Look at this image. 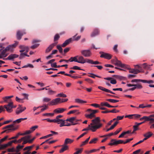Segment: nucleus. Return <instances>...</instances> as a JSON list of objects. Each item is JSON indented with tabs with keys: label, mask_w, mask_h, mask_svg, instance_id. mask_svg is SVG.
<instances>
[{
	"label": "nucleus",
	"mask_w": 154,
	"mask_h": 154,
	"mask_svg": "<svg viewBox=\"0 0 154 154\" xmlns=\"http://www.w3.org/2000/svg\"><path fill=\"white\" fill-rule=\"evenodd\" d=\"M92 122L89 125L87 128H85L82 130L85 131L90 130L92 132H95L97 130L100 128L102 126V124L100 122V118L97 117L91 121Z\"/></svg>",
	"instance_id": "1"
},
{
	"label": "nucleus",
	"mask_w": 154,
	"mask_h": 154,
	"mask_svg": "<svg viewBox=\"0 0 154 154\" xmlns=\"http://www.w3.org/2000/svg\"><path fill=\"white\" fill-rule=\"evenodd\" d=\"M18 42L15 41V43L14 44L8 45L6 48L8 51L13 52L14 51V48L17 46L18 44Z\"/></svg>",
	"instance_id": "2"
},
{
	"label": "nucleus",
	"mask_w": 154,
	"mask_h": 154,
	"mask_svg": "<svg viewBox=\"0 0 154 154\" xmlns=\"http://www.w3.org/2000/svg\"><path fill=\"white\" fill-rule=\"evenodd\" d=\"M13 104V103L12 102H10L8 104L5 105L3 107L6 109L8 112H11L13 111L12 106V104Z\"/></svg>",
	"instance_id": "3"
},
{
	"label": "nucleus",
	"mask_w": 154,
	"mask_h": 154,
	"mask_svg": "<svg viewBox=\"0 0 154 154\" xmlns=\"http://www.w3.org/2000/svg\"><path fill=\"white\" fill-rule=\"evenodd\" d=\"M61 99L59 98H56L53 99L48 104L49 105H56L58 103H61Z\"/></svg>",
	"instance_id": "4"
},
{
	"label": "nucleus",
	"mask_w": 154,
	"mask_h": 154,
	"mask_svg": "<svg viewBox=\"0 0 154 154\" xmlns=\"http://www.w3.org/2000/svg\"><path fill=\"white\" fill-rule=\"evenodd\" d=\"M12 143H17V140H15L9 141L8 143L1 145L0 149H2L11 145Z\"/></svg>",
	"instance_id": "5"
},
{
	"label": "nucleus",
	"mask_w": 154,
	"mask_h": 154,
	"mask_svg": "<svg viewBox=\"0 0 154 154\" xmlns=\"http://www.w3.org/2000/svg\"><path fill=\"white\" fill-rule=\"evenodd\" d=\"M81 52L82 55L85 57H90L91 55V51L89 50H83Z\"/></svg>",
	"instance_id": "6"
},
{
	"label": "nucleus",
	"mask_w": 154,
	"mask_h": 154,
	"mask_svg": "<svg viewBox=\"0 0 154 154\" xmlns=\"http://www.w3.org/2000/svg\"><path fill=\"white\" fill-rule=\"evenodd\" d=\"M99 53L101 54L100 57L104 58L105 59L109 60L112 58V56L109 54L104 53L102 51H100Z\"/></svg>",
	"instance_id": "7"
},
{
	"label": "nucleus",
	"mask_w": 154,
	"mask_h": 154,
	"mask_svg": "<svg viewBox=\"0 0 154 154\" xmlns=\"http://www.w3.org/2000/svg\"><path fill=\"white\" fill-rule=\"evenodd\" d=\"M78 63L84 64L85 63H87L88 59H85L82 56H78Z\"/></svg>",
	"instance_id": "8"
},
{
	"label": "nucleus",
	"mask_w": 154,
	"mask_h": 154,
	"mask_svg": "<svg viewBox=\"0 0 154 154\" xmlns=\"http://www.w3.org/2000/svg\"><path fill=\"white\" fill-rule=\"evenodd\" d=\"M26 34V32L24 31H18L17 33V39L19 40H20L22 36Z\"/></svg>",
	"instance_id": "9"
},
{
	"label": "nucleus",
	"mask_w": 154,
	"mask_h": 154,
	"mask_svg": "<svg viewBox=\"0 0 154 154\" xmlns=\"http://www.w3.org/2000/svg\"><path fill=\"white\" fill-rule=\"evenodd\" d=\"M115 65L116 66H118L121 68L125 69L127 68V66H128V65L122 63L121 62L118 60V59L116 63H115Z\"/></svg>",
	"instance_id": "10"
},
{
	"label": "nucleus",
	"mask_w": 154,
	"mask_h": 154,
	"mask_svg": "<svg viewBox=\"0 0 154 154\" xmlns=\"http://www.w3.org/2000/svg\"><path fill=\"white\" fill-rule=\"evenodd\" d=\"M26 109L25 107H23L21 105H19V107L16 110V114L18 115Z\"/></svg>",
	"instance_id": "11"
},
{
	"label": "nucleus",
	"mask_w": 154,
	"mask_h": 154,
	"mask_svg": "<svg viewBox=\"0 0 154 154\" xmlns=\"http://www.w3.org/2000/svg\"><path fill=\"white\" fill-rule=\"evenodd\" d=\"M19 55L15 54H11L9 55L7 58H3L4 60H12L14 58L18 57Z\"/></svg>",
	"instance_id": "12"
},
{
	"label": "nucleus",
	"mask_w": 154,
	"mask_h": 154,
	"mask_svg": "<svg viewBox=\"0 0 154 154\" xmlns=\"http://www.w3.org/2000/svg\"><path fill=\"white\" fill-rule=\"evenodd\" d=\"M125 69H128L130 73H133L134 74H137L141 72L139 70L137 69H131L128 66H127V68H126Z\"/></svg>",
	"instance_id": "13"
},
{
	"label": "nucleus",
	"mask_w": 154,
	"mask_h": 154,
	"mask_svg": "<svg viewBox=\"0 0 154 154\" xmlns=\"http://www.w3.org/2000/svg\"><path fill=\"white\" fill-rule=\"evenodd\" d=\"M100 30L97 28H95L94 29L93 31L92 32L91 34V37H94L97 35L99 34Z\"/></svg>",
	"instance_id": "14"
},
{
	"label": "nucleus",
	"mask_w": 154,
	"mask_h": 154,
	"mask_svg": "<svg viewBox=\"0 0 154 154\" xmlns=\"http://www.w3.org/2000/svg\"><path fill=\"white\" fill-rule=\"evenodd\" d=\"M72 41V38H70L66 40L64 42L62 45L61 46L64 47L70 43Z\"/></svg>",
	"instance_id": "15"
},
{
	"label": "nucleus",
	"mask_w": 154,
	"mask_h": 154,
	"mask_svg": "<svg viewBox=\"0 0 154 154\" xmlns=\"http://www.w3.org/2000/svg\"><path fill=\"white\" fill-rule=\"evenodd\" d=\"M98 88L100 89L103 91H105L106 92L109 93L114 94H115V93L109 90L108 89L105 88H104L102 86H98Z\"/></svg>",
	"instance_id": "16"
},
{
	"label": "nucleus",
	"mask_w": 154,
	"mask_h": 154,
	"mask_svg": "<svg viewBox=\"0 0 154 154\" xmlns=\"http://www.w3.org/2000/svg\"><path fill=\"white\" fill-rule=\"evenodd\" d=\"M88 61H87V63H90L92 64H95V65H97V64H100L101 63L98 61H94L92 60H88Z\"/></svg>",
	"instance_id": "17"
},
{
	"label": "nucleus",
	"mask_w": 154,
	"mask_h": 154,
	"mask_svg": "<svg viewBox=\"0 0 154 154\" xmlns=\"http://www.w3.org/2000/svg\"><path fill=\"white\" fill-rule=\"evenodd\" d=\"M66 110V109H64L63 108H58L54 110V112L57 113H61L63 112L64 111Z\"/></svg>",
	"instance_id": "18"
},
{
	"label": "nucleus",
	"mask_w": 154,
	"mask_h": 154,
	"mask_svg": "<svg viewBox=\"0 0 154 154\" xmlns=\"http://www.w3.org/2000/svg\"><path fill=\"white\" fill-rule=\"evenodd\" d=\"M2 48L0 49V52H1V54L4 57H5L7 56V55L5 53L6 52L8 51L6 48L5 49L3 50L2 51Z\"/></svg>",
	"instance_id": "19"
},
{
	"label": "nucleus",
	"mask_w": 154,
	"mask_h": 154,
	"mask_svg": "<svg viewBox=\"0 0 154 154\" xmlns=\"http://www.w3.org/2000/svg\"><path fill=\"white\" fill-rule=\"evenodd\" d=\"M62 148L59 151V152L60 153L63 152L64 151L67 150L68 148V146L64 144L63 145H62Z\"/></svg>",
	"instance_id": "20"
},
{
	"label": "nucleus",
	"mask_w": 154,
	"mask_h": 154,
	"mask_svg": "<svg viewBox=\"0 0 154 154\" xmlns=\"http://www.w3.org/2000/svg\"><path fill=\"white\" fill-rule=\"evenodd\" d=\"M73 141V140H72L69 138H66L65 140L64 144L66 145L68 144H70L72 143Z\"/></svg>",
	"instance_id": "21"
},
{
	"label": "nucleus",
	"mask_w": 154,
	"mask_h": 154,
	"mask_svg": "<svg viewBox=\"0 0 154 154\" xmlns=\"http://www.w3.org/2000/svg\"><path fill=\"white\" fill-rule=\"evenodd\" d=\"M110 141L111 143L108 144V145H116L118 144L117 140L115 139H112Z\"/></svg>",
	"instance_id": "22"
},
{
	"label": "nucleus",
	"mask_w": 154,
	"mask_h": 154,
	"mask_svg": "<svg viewBox=\"0 0 154 154\" xmlns=\"http://www.w3.org/2000/svg\"><path fill=\"white\" fill-rule=\"evenodd\" d=\"M78 56H75L74 57H71L69 59V62L74 61L78 63Z\"/></svg>",
	"instance_id": "23"
},
{
	"label": "nucleus",
	"mask_w": 154,
	"mask_h": 154,
	"mask_svg": "<svg viewBox=\"0 0 154 154\" xmlns=\"http://www.w3.org/2000/svg\"><path fill=\"white\" fill-rule=\"evenodd\" d=\"M75 103L81 104L85 103H87L86 101L83 100L81 99L78 98H76L75 99Z\"/></svg>",
	"instance_id": "24"
},
{
	"label": "nucleus",
	"mask_w": 154,
	"mask_h": 154,
	"mask_svg": "<svg viewBox=\"0 0 154 154\" xmlns=\"http://www.w3.org/2000/svg\"><path fill=\"white\" fill-rule=\"evenodd\" d=\"M85 116L87 118H89L90 119H92L93 118L95 117V115L92 112H91L89 114L85 115Z\"/></svg>",
	"instance_id": "25"
},
{
	"label": "nucleus",
	"mask_w": 154,
	"mask_h": 154,
	"mask_svg": "<svg viewBox=\"0 0 154 154\" xmlns=\"http://www.w3.org/2000/svg\"><path fill=\"white\" fill-rule=\"evenodd\" d=\"M27 119V118H20L18 119H17L15 121H14L13 122V123H20L22 121L26 120Z\"/></svg>",
	"instance_id": "26"
},
{
	"label": "nucleus",
	"mask_w": 154,
	"mask_h": 154,
	"mask_svg": "<svg viewBox=\"0 0 154 154\" xmlns=\"http://www.w3.org/2000/svg\"><path fill=\"white\" fill-rule=\"evenodd\" d=\"M153 134L152 133L150 132L149 131L146 133L145 134H144L143 136L144 137H146L147 138H150L152 135Z\"/></svg>",
	"instance_id": "27"
},
{
	"label": "nucleus",
	"mask_w": 154,
	"mask_h": 154,
	"mask_svg": "<svg viewBox=\"0 0 154 154\" xmlns=\"http://www.w3.org/2000/svg\"><path fill=\"white\" fill-rule=\"evenodd\" d=\"M53 48V46L51 45H50L46 49L45 51V53H49L52 49Z\"/></svg>",
	"instance_id": "28"
},
{
	"label": "nucleus",
	"mask_w": 154,
	"mask_h": 154,
	"mask_svg": "<svg viewBox=\"0 0 154 154\" xmlns=\"http://www.w3.org/2000/svg\"><path fill=\"white\" fill-rule=\"evenodd\" d=\"M24 147L23 145H18L16 147V152L17 153H19V152L20 151V150L23 148Z\"/></svg>",
	"instance_id": "29"
},
{
	"label": "nucleus",
	"mask_w": 154,
	"mask_h": 154,
	"mask_svg": "<svg viewBox=\"0 0 154 154\" xmlns=\"http://www.w3.org/2000/svg\"><path fill=\"white\" fill-rule=\"evenodd\" d=\"M26 46H25L24 45H20L19 46V48L21 50H20L19 51L21 52H23L25 51V48Z\"/></svg>",
	"instance_id": "30"
},
{
	"label": "nucleus",
	"mask_w": 154,
	"mask_h": 154,
	"mask_svg": "<svg viewBox=\"0 0 154 154\" xmlns=\"http://www.w3.org/2000/svg\"><path fill=\"white\" fill-rule=\"evenodd\" d=\"M88 74H89L90 75H88V76L91 77L93 78H95V77H98L99 78H101V77L99 76H98L96 75H95L94 74L92 73H89Z\"/></svg>",
	"instance_id": "31"
},
{
	"label": "nucleus",
	"mask_w": 154,
	"mask_h": 154,
	"mask_svg": "<svg viewBox=\"0 0 154 154\" xmlns=\"http://www.w3.org/2000/svg\"><path fill=\"white\" fill-rule=\"evenodd\" d=\"M18 127H16L14 128H9L5 130L6 133H8L11 132L12 131H15L17 129Z\"/></svg>",
	"instance_id": "32"
},
{
	"label": "nucleus",
	"mask_w": 154,
	"mask_h": 154,
	"mask_svg": "<svg viewBox=\"0 0 154 154\" xmlns=\"http://www.w3.org/2000/svg\"><path fill=\"white\" fill-rule=\"evenodd\" d=\"M15 127L14 126V124H11L10 125H7L5 127L3 128V129H9L10 128H14Z\"/></svg>",
	"instance_id": "33"
},
{
	"label": "nucleus",
	"mask_w": 154,
	"mask_h": 154,
	"mask_svg": "<svg viewBox=\"0 0 154 154\" xmlns=\"http://www.w3.org/2000/svg\"><path fill=\"white\" fill-rule=\"evenodd\" d=\"M106 100L112 103H116L119 102V100H118L111 99H107Z\"/></svg>",
	"instance_id": "34"
},
{
	"label": "nucleus",
	"mask_w": 154,
	"mask_h": 154,
	"mask_svg": "<svg viewBox=\"0 0 154 154\" xmlns=\"http://www.w3.org/2000/svg\"><path fill=\"white\" fill-rule=\"evenodd\" d=\"M56 97H67V96L66 94H64L63 93H61L57 94L56 95Z\"/></svg>",
	"instance_id": "35"
},
{
	"label": "nucleus",
	"mask_w": 154,
	"mask_h": 154,
	"mask_svg": "<svg viewBox=\"0 0 154 154\" xmlns=\"http://www.w3.org/2000/svg\"><path fill=\"white\" fill-rule=\"evenodd\" d=\"M77 34H76L72 38L73 41H77L79 40L81 38V36H78L77 37H75V36L77 35Z\"/></svg>",
	"instance_id": "36"
},
{
	"label": "nucleus",
	"mask_w": 154,
	"mask_h": 154,
	"mask_svg": "<svg viewBox=\"0 0 154 154\" xmlns=\"http://www.w3.org/2000/svg\"><path fill=\"white\" fill-rule=\"evenodd\" d=\"M56 93V92L51 90L49 89L48 91V93L49 95H53Z\"/></svg>",
	"instance_id": "37"
},
{
	"label": "nucleus",
	"mask_w": 154,
	"mask_h": 154,
	"mask_svg": "<svg viewBox=\"0 0 154 154\" xmlns=\"http://www.w3.org/2000/svg\"><path fill=\"white\" fill-rule=\"evenodd\" d=\"M98 140V139L97 138H94L92 140L89 142L90 144L95 143H96L97 141Z\"/></svg>",
	"instance_id": "38"
},
{
	"label": "nucleus",
	"mask_w": 154,
	"mask_h": 154,
	"mask_svg": "<svg viewBox=\"0 0 154 154\" xmlns=\"http://www.w3.org/2000/svg\"><path fill=\"white\" fill-rule=\"evenodd\" d=\"M134 87H135L136 88L138 89H141L143 88L142 86L140 84H138L136 85L135 84Z\"/></svg>",
	"instance_id": "39"
},
{
	"label": "nucleus",
	"mask_w": 154,
	"mask_h": 154,
	"mask_svg": "<svg viewBox=\"0 0 154 154\" xmlns=\"http://www.w3.org/2000/svg\"><path fill=\"white\" fill-rule=\"evenodd\" d=\"M65 75L70 77L72 78H74L75 79H78L79 78V76H72L71 75H70V74H67V73H66V74H65Z\"/></svg>",
	"instance_id": "40"
},
{
	"label": "nucleus",
	"mask_w": 154,
	"mask_h": 154,
	"mask_svg": "<svg viewBox=\"0 0 154 154\" xmlns=\"http://www.w3.org/2000/svg\"><path fill=\"white\" fill-rule=\"evenodd\" d=\"M143 80L142 79H133L131 81V82H143Z\"/></svg>",
	"instance_id": "41"
},
{
	"label": "nucleus",
	"mask_w": 154,
	"mask_h": 154,
	"mask_svg": "<svg viewBox=\"0 0 154 154\" xmlns=\"http://www.w3.org/2000/svg\"><path fill=\"white\" fill-rule=\"evenodd\" d=\"M109 104L107 102H102L100 103V105L101 106H105L109 107Z\"/></svg>",
	"instance_id": "42"
},
{
	"label": "nucleus",
	"mask_w": 154,
	"mask_h": 154,
	"mask_svg": "<svg viewBox=\"0 0 154 154\" xmlns=\"http://www.w3.org/2000/svg\"><path fill=\"white\" fill-rule=\"evenodd\" d=\"M62 46H60V45H57V49L58 50L59 52L61 53H63V49L61 47Z\"/></svg>",
	"instance_id": "43"
},
{
	"label": "nucleus",
	"mask_w": 154,
	"mask_h": 154,
	"mask_svg": "<svg viewBox=\"0 0 154 154\" xmlns=\"http://www.w3.org/2000/svg\"><path fill=\"white\" fill-rule=\"evenodd\" d=\"M34 146L33 145H32V146H28L26 147H25L23 149V150L24 151L28 149V150L29 151Z\"/></svg>",
	"instance_id": "44"
},
{
	"label": "nucleus",
	"mask_w": 154,
	"mask_h": 154,
	"mask_svg": "<svg viewBox=\"0 0 154 154\" xmlns=\"http://www.w3.org/2000/svg\"><path fill=\"white\" fill-rule=\"evenodd\" d=\"M143 83H148L149 84H151L153 83H154V81L153 80H149L148 81L145 80H143Z\"/></svg>",
	"instance_id": "45"
},
{
	"label": "nucleus",
	"mask_w": 154,
	"mask_h": 154,
	"mask_svg": "<svg viewBox=\"0 0 154 154\" xmlns=\"http://www.w3.org/2000/svg\"><path fill=\"white\" fill-rule=\"evenodd\" d=\"M28 67H29L31 68H34V66L31 64H28L27 65H25L23 66V67H22V68H27Z\"/></svg>",
	"instance_id": "46"
},
{
	"label": "nucleus",
	"mask_w": 154,
	"mask_h": 154,
	"mask_svg": "<svg viewBox=\"0 0 154 154\" xmlns=\"http://www.w3.org/2000/svg\"><path fill=\"white\" fill-rule=\"evenodd\" d=\"M55 119V123H57L58 124L60 123V122L63 121V120L62 119H60L57 118H56Z\"/></svg>",
	"instance_id": "47"
},
{
	"label": "nucleus",
	"mask_w": 154,
	"mask_h": 154,
	"mask_svg": "<svg viewBox=\"0 0 154 154\" xmlns=\"http://www.w3.org/2000/svg\"><path fill=\"white\" fill-rule=\"evenodd\" d=\"M60 37L59 35L58 34H56L54 36V42H56L59 39Z\"/></svg>",
	"instance_id": "48"
},
{
	"label": "nucleus",
	"mask_w": 154,
	"mask_h": 154,
	"mask_svg": "<svg viewBox=\"0 0 154 154\" xmlns=\"http://www.w3.org/2000/svg\"><path fill=\"white\" fill-rule=\"evenodd\" d=\"M47 120L48 122H54L55 123V119H43V120Z\"/></svg>",
	"instance_id": "49"
},
{
	"label": "nucleus",
	"mask_w": 154,
	"mask_h": 154,
	"mask_svg": "<svg viewBox=\"0 0 154 154\" xmlns=\"http://www.w3.org/2000/svg\"><path fill=\"white\" fill-rule=\"evenodd\" d=\"M70 69H73L83 70V69H81L80 67L77 66H74L73 67L70 68Z\"/></svg>",
	"instance_id": "50"
},
{
	"label": "nucleus",
	"mask_w": 154,
	"mask_h": 154,
	"mask_svg": "<svg viewBox=\"0 0 154 154\" xmlns=\"http://www.w3.org/2000/svg\"><path fill=\"white\" fill-rule=\"evenodd\" d=\"M8 137V136H6L4 138L0 140V144L3 142L5 141Z\"/></svg>",
	"instance_id": "51"
},
{
	"label": "nucleus",
	"mask_w": 154,
	"mask_h": 154,
	"mask_svg": "<svg viewBox=\"0 0 154 154\" xmlns=\"http://www.w3.org/2000/svg\"><path fill=\"white\" fill-rule=\"evenodd\" d=\"M113 76L115 77L117 79H118L120 80H123L124 78V77L119 75H113Z\"/></svg>",
	"instance_id": "52"
},
{
	"label": "nucleus",
	"mask_w": 154,
	"mask_h": 154,
	"mask_svg": "<svg viewBox=\"0 0 154 154\" xmlns=\"http://www.w3.org/2000/svg\"><path fill=\"white\" fill-rule=\"evenodd\" d=\"M99 149H93L90 150V151L86 152V153L87 154H89V153H92V152H95L97 151V150L99 151Z\"/></svg>",
	"instance_id": "53"
},
{
	"label": "nucleus",
	"mask_w": 154,
	"mask_h": 154,
	"mask_svg": "<svg viewBox=\"0 0 154 154\" xmlns=\"http://www.w3.org/2000/svg\"><path fill=\"white\" fill-rule=\"evenodd\" d=\"M143 65V68L145 69H149L150 66L147 65L146 63H144Z\"/></svg>",
	"instance_id": "54"
},
{
	"label": "nucleus",
	"mask_w": 154,
	"mask_h": 154,
	"mask_svg": "<svg viewBox=\"0 0 154 154\" xmlns=\"http://www.w3.org/2000/svg\"><path fill=\"white\" fill-rule=\"evenodd\" d=\"M39 44H35L31 46L30 48L32 49H34L37 48Z\"/></svg>",
	"instance_id": "55"
},
{
	"label": "nucleus",
	"mask_w": 154,
	"mask_h": 154,
	"mask_svg": "<svg viewBox=\"0 0 154 154\" xmlns=\"http://www.w3.org/2000/svg\"><path fill=\"white\" fill-rule=\"evenodd\" d=\"M8 151L9 152H16V149L14 147L8 149Z\"/></svg>",
	"instance_id": "56"
},
{
	"label": "nucleus",
	"mask_w": 154,
	"mask_h": 154,
	"mask_svg": "<svg viewBox=\"0 0 154 154\" xmlns=\"http://www.w3.org/2000/svg\"><path fill=\"white\" fill-rule=\"evenodd\" d=\"M38 126L37 125L34 126L30 128V131L32 132L35 130V129L38 128Z\"/></svg>",
	"instance_id": "57"
},
{
	"label": "nucleus",
	"mask_w": 154,
	"mask_h": 154,
	"mask_svg": "<svg viewBox=\"0 0 154 154\" xmlns=\"http://www.w3.org/2000/svg\"><path fill=\"white\" fill-rule=\"evenodd\" d=\"M138 127L136 125H134L133 126L134 130H133V131H132V133H131L132 134L134 133V132H135V131H137L138 130Z\"/></svg>",
	"instance_id": "58"
},
{
	"label": "nucleus",
	"mask_w": 154,
	"mask_h": 154,
	"mask_svg": "<svg viewBox=\"0 0 154 154\" xmlns=\"http://www.w3.org/2000/svg\"><path fill=\"white\" fill-rule=\"evenodd\" d=\"M54 114V113H46L43 114V116H53Z\"/></svg>",
	"instance_id": "59"
},
{
	"label": "nucleus",
	"mask_w": 154,
	"mask_h": 154,
	"mask_svg": "<svg viewBox=\"0 0 154 154\" xmlns=\"http://www.w3.org/2000/svg\"><path fill=\"white\" fill-rule=\"evenodd\" d=\"M53 136V134H49L47 135L42 137L40 138V139L46 138Z\"/></svg>",
	"instance_id": "60"
},
{
	"label": "nucleus",
	"mask_w": 154,
	"mask_h": 154,
	"mask_svg": "<svg viewBox=\"0 0 154 154\" xmlns=\"http://www.w3.org/2000/svg\"><path fill=\"white\" fill-rule=\"evenodd\" d=\"M78 111V110H74L70 111L69 112L67 113L68 115H69L71 114L74 113Z\"/></svg>",
	"instance_id": "61"
},
{
	"label": "nucleus",
	"mask_w": 154,
	"mask_h": 154,
	"mask_svg": "<svg viewBox=\"0 0 154 154\" xmlns=\"http://www.w3.org/2000/svg\"><path fill=\"white\" fill-rule=\"evenodd\" d=\"M51 99L50 98L45 97L43 99V101L44 102H48L51 101Z\"/></svg>",
	"instance_id": "62"
},
{
	"label": "nucleus",
	"mask_w": 154,
	"mask_h": 154,
	"mask_svg": "<svg viewBox=\"0 0 154 154\" xmlns=\"http://www.w3.org/2000/svg\"><path fill=\"white\" fill-rule=\"evenodd\" d=\"M122 128H119V129H117L115 131V132L114 133V134L115 135L117 134L122 130Z\"/></svg>",
	"instance_id": "63"
},
{
	"label": "nucleus",
	"mask_w": 154,
	"mask_h": 154,
	"mask_svg": "<svg viewBox=\"0 0 154 154\" xmlns=\"http://www.w3.org/2000/svg\"><path fill=\"white\" fill-rule=\"evenodd\" d=\"M149 124H152L153 123H154V119L152 118V117H149Z\"/></svg>",
	"instance_id": "64"
}]
</instances>
